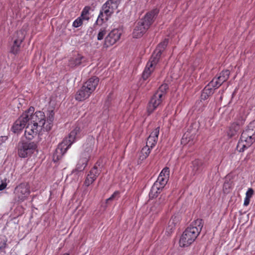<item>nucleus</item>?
Instances as JSON below:
<instances>
[{"mask_svg":"<svg viewBox=\"0 0 255 255\" xmlns=\"http://www.w3.org/2000/svg\"><path fill=\"white\" fill-rule=\"evenodd\" d=\"M121 2V0H108L102 6L96 23L101 25L107 21L109 18L117 9Z\"/></svg>","mask_w":255,"mask_h":255,"instance_id":"nucleus-7","label":"nucleus"},{"mask_svg":"<svg viewBox=\"0 0 255 255\" xmlns=\"http://www.w3.org/2000/svg\"><path fill=\"white\" fill-rule=\"evenodd\" d=\"M81 136V129L78 126H74L68 135V137L65 138L62 142L59 144L57 148L53 155V160L57 162L60 160L62 156L66 152L71 145L75 140L80 138Z\"/></svg>","mask_w":255,"mask_h":255,"instance_id":"nucleus-3","label":"nucleus"},{"mask_svg":"<svg viewBox=\"0 0 255 255\" xmlns=\"http://www.w3.org/2000/svg\"><path fill=\"white\" fill-rule=\"evenodd\" d=\"M106 34V30L104 28H102L100 30L98 34L97 39L98 40H101L103 39L104 36Z\"/></svg>","mask_w":255,"mask_h":255,"instance_id":"nucleus-32","label":"nucleus"},{"mask_svg":"<svg viewBox=\"0 0 255 255\" xmlns=\"http://www.w3.org/2000/svg\"><path fill=\"white\" fill-rule=\"evenodd\" d=\"M7 180L6 178H4L1 180V183L0 184V191H2L6 188L7 185Z\"/></svg>","mask_w":255,"mask_h":255,"instance_id":"nucleus-33","label":"nucleus"},{"mask_svg":"<svg viewBox=\"0 0 255 255\" xmlns=\"http://www.w3.org/2000/svg\"><path fill=\"white\" fill-rule=\"evenodd\" d=\"M30 187L27 182H22L18 184L13 190L14 203L20 204L27 200L30 194Z\"/></svg>","mask_w":255,"mask_h":255,"instance_id":"nucleus-8","label":"nucleus"},{"mask_svg":"<svg viewBox=\"0 0 255 255\" xmlns=\"http://www.w3.org/2000/svg\"><path fill=\"white\" fill-rule=\"evenodd\" d=\"M99 174V170L96 166H94L88 174L84 183V185L86 187L90 186L96 179Z\"/></svg>","mask_w":255,"mask_h":255,"instance_id":"nucleus-16","label":"nucleus"},{"mask_svg":"<svg viewBox=\"0 0 255 255\" xmlns=\"http://www.w3.org/2000/svg\"><path fill=\"white\" fill-rule=\"evenodd\" d=\"M94 145V139L92 137L89 139V143L84 145V151L81 153L80 159L77 164L76 168L77 171H82L85 169L93 150Z\"/></svg>","mask_w":255,"mask_h":255,"instance_id":"nucleus-9","label":"nucleus"},{"mask_svg":"<svg viewBox=\"0 0 255 255\" xmlns=\"http://www.w3.org/2000/svg\"><path fill=\"white\" fill-rule=\"evenodd\" d=\"M36 147V144L34 142H23L18 149V155L20 157L25 158L32 154Z\"/></svg>","mask_w":255,"mask_h":255,"instance_id":"nucleus-11","label":"nucleus"},{"mask_svg":"<svg viewBox=\"0 0 255 255\" xmlns=\"http://www.w3.org/2000/svg\"><path fill=\"white\" fill-rule=\"evenodd\" d=\"M34 112V108L32 107H30L14 122L11 130L14 133H18L25 127L26 124H28L29 114Z\"/></svg>","mask_w":255,"mask_h":255,"instance_id":"nucleus-10","label":"nucleus"},{"mask_svg":"<svg viewBox=\"0 0 255 255\" xmlns=\"http://www.w3.org/2000/svg\"><path fill=\"white\" fill-rule=\"evenodd\" d=\"M83 24V20L79 17L76 19L73 22L72 26L75 28L79 27Z\"/></svg>","mask_w":255,"mask_h":255,"instance_id":"nucleus-31","label":"nucleus"},{"mask_svg":"<svg viewBox=\"0 0 255 255\" xmlns=\"http://www.w3.org/2000/svg\"><path fill=\"white\" fill-rule=\"evenodd\" d=\"M168 43V39H165L158 44L157 48L154 51L150 60L147 62L143 72L142 78L144 80H146L153 71L155 65L157 63L162 52L166 47Z\"/></svg>","mask_w":255,"mask_h":255,"instance_id":"nucleus-5","label":"nucleus"},{"mask_svg":"<svg viewBox=\"0 0 255 255\" xmlns=\"http://www.w3.org/2000/svg\"><path fill=\"white\" fill-rule=\"evenodd\" d=\"M54 118V113L53 111H48L47 113V120L46 121V125L44 127V129L48 131L51 129L52 123Z\"/></svg>","mask_w":255,"mask_h":255,"instance_id":"nucleus-23","label":"nucleus"},{"mask_svg":"<svg viewBox=\"0 0 255 255\" xmlns=\"http://www.w3.org/2000/svg\"><path fill=\"white\" fill-rule=\"evenodd\" d=\"M119 193L118 191L115 192L110 197L106 200V203H108L109 202L114 200L116 197L119 195Z\"/></svg>","mask_w":255,"mask_h":255,"instance_id":"nucleus-34","label":"nucleus"},{"mask_svg":"<svg viewBox=\"0 0 255 255\" xmlns=\"http://www.w3.org/2000/svg\"><path fill=\"white\" fill-rule=\"evenodd\" d=\"M169 227H171V230L172 229V228L175 226L174 224V220L172 219V220H170L169 221Z\"/></svg>","mask_w":255,"mask_h":255,"instance_id":"nucleus-40","label":"nucleus"},{"mask_svg":"<svg viewBox=\"0 0 255 255\" xmlns=\"http://www.w3.org/2000/svg\"><path fill=\"white\" fill-rule=\"evenodd\" d=\"M168 181V180H166L165 178L158 176L157 180L150 189L149 194V197L154 198L157 197L158 193H160V190L166 185Z\"/></svg>","mask_w":255,"mask_h":255,"instance_id":"nucleus-12","label":"nucleus"},{"mask_svg":"<svg viewBox=\"0 0 255 255\" xmlns=\"http://www.w3.org/2000/svg\"><path fill=\"white\" fill-rule=\"evenodd\" d=\"M80 18H81V19L82 20H88L89 19V16L87 15H84L83 16H82V14H81L80 16H79Z\"/></svg>","mask_w":255,"mask_h":255,"instance_id":"nucleus-39","label":"nucleus"},{"mask_svg":"<svg viewBox=\"0 0 255 255\" xmlns=\"http://www.w3.org/2000/svg\"><path fill=\"white\" fill-rule=\"evenodd\" d=\"M7 239L5 238L1 239L0 241V252L6 253L5 249L7 248Z\"/></svg>","mask_w":255,"mask_h":255,"instance_id":"nucleus-29","label":"nucleus"},{"mask_svg":"<svg viewBox=\"0 0 255 255\" xmlns=\"http://www.w3.org/2000/svg\"><path fill=\"white\" fill-rule=\"evenodd\" d=\"M92 94V92L83 85L77 92L75 95V99L78 101H84L88 99Z\"/></svg>","mask_w":255,"mask_h":255,"instance_id":"nucleus-17","label":"nucleus"},{"mask_svg":"<svg viewBox=\"0 0 255 255\" xmlns=\"http://www.w3.org/2000/svg\"><path fill=\"white\" fill-rule=\"evenodd\" d=\"M151 149L152 148H150V147L147 146L146 145L144 146L141 150L140 158L141 160L146 158L150 153Z\"/></svg>","mask_w":255,"mask_h":255,"instance_id":"nucleus-25","label":"nucleus"},{"mask_svg":"<svg viewBox=\"0 0 255 255\" xmlns=\"http://www.w3.org/2000/svg\"><path fill=\"white\" fill-rule=\"evenodd\" d=\"M244 119L242 117L241 120L234 122L231 125L227 132L228 135L230 137H232L236 135L240 129V126L244 124Z\"/></svg>","mask_w":255,"mask_h":255,"instance_id":"nucleus-19","label":"nucleus"},{"mask_svg":"<svg viewBox=\"0 0 255 255\" xmlns=\"http://www.w3.org/2000/svg\"><path fill=\"white\" fill-rule=\"evenodd\" d=\"M255 141V120L242 132L237 146L239 152H243Z\"/></svg>","mask_w":255,"mask_h":255,"instance_id":"nucleus-4","label":"nucleus"},{"mask_svg":"<svg viewBox=\"0 0 255 255\" xmlns=\"http://www.w3.org/2000/svg\"><path fill=\"white\" fill-rule=\"evenodd\" d=\"M254 194V190L252 188H249L248 191L246 193V197H248L249 198H251Z\"/></svg>","mask_w":255,"mask_h":255,"instance_id":"nucleus-35","label":"nucleus"},{"mask_svg":"<svg viewBox=\"0 0 255 255\" xmlns=\"http://www.w3.org/2000/svg\"><path fill=\"white\" fill-rule=\"evenodd\" d=\"M99 82V78L97 77L94 76L89 79L83 85L93 93L96 90Z\"/></svg>","mask_w":255,"mask_h":255,"instance_id":"nucleus-20","label":"nucleus"},{"mask_svg":"<svg viewBox=\"0 0 255 255\" xmlns=\"http://www.w3.org/2000/svg\"><path fill=\"white\" fill-rule=\"evenodd\" d=\"M63 255H69L68 253H65L64 254H63Z\"/></svg>","mask_w":255,"mask_h":255,"instance_id":"nucleus-41","label":"nucleus"},{"mask_svg":"<svg viewBox=\"0 0 255 255\" xmlns=\"http://www.w3.org/2000/svg\"><path fill=\"white\" fill-rule=\"evenodd\" d=\"M203 90L207 92L208 95H212L214 93L215 89L208 84Z\"/></svg>","mask_w":255,"mask_h":255,"instance_id":"nucleus-30","label":"nucleus"},{"mask_svg":"<svg viewBox=\"0 0 255 255\" xmlns=\"http://www.w3.org/2000/svg\"><path fill=\"white\" fill-rule=\"evenodd\" d=\"M203 162L199 159H196L192 162V172L194 175L200 173L203 168Z\"/></svg>","mask_w":255,"mask_h":255,"instance_id":"nucleus-21","label":"nucleus"},{"mask_svg":"<svg viewBox=\"0 0 255 255\" xmlns=\"http://www.w3.org/2000/svg\"><path fill=\"white\" fill-rule=\"evenodd\" d=\"M202 228V220L197 219L193 222L181 235L179 242V246L185 248L192 244L199 236Z\"/></svg>","mask_w":255,"mask_h":255,"instance_id":"nucleus-2","label":"nucleus"},{"mask_svg":"<svg viewBox=\"0 0 255 255\" xmlns=\"http://www.w3.org/2000/svg\"><path fill=\"white\" fill-rule=\"evenodd\" d=\"M210 96V95H208V94L207 92L203 90L201 95V100H205L207 99Z\"/></svg>","mask_w":255,"mask_h":255,"instance_id":"nucleus-37","label":"nucleus"},{"mask_svg":"<svg viewBox=\"0 0 255 255\" xmlns=\"http://www.w3.org/2000/svg\"><path fill=\"white\" fill-rule=\"evenodd\" d=\"M29 114L28 124L25 128L24 135L28 140H31L46 125L45 116L43 112L37 111Z\"/></svg>","mask_w":255,"mask_h":255,"instance_id":"nucleus-1","label":"nucleus"},{"mask_svg":"<svg viewBox=\"0 0 255 255\" xmlns=\"http://www.w3.org/2000/svg\"><path fill=\"white\" fill-rule=\"evenodd\" d=\"M169 168L167 167H165L161 170L158 176L165 178L166 180H168L169 178Z\"/></svg>","mask_w":255,"mask_h":255,"instance_id":"nucleus-27","label":"nucleus"},{"mask_svg":"<svg viewBox=\"0 0 255 255\" xmlns=\"http://www.w3.org/2000/svg\"><path fill=\"white\" fill-rule=\"evenodd\" d=\"M121 34L122 32L120 29H114L112 30L106 37L104 46L108 47L115 44L120 39Z\"/></svg>","mask_w":255,"mask_h":255,"instance_id":"nucleus-13","label":"nucleus"},{"mask_svg":"<svg viewBox=\"0 0 255 255\" xmlns=\"http://www.w3.org/2000/svg\"><path fill=\"white\" fill-rule=\"evenodd\" d=\"M90 9V8L89 6H85L83 8V9L81 12L82 16H83L84 15H89Z\"/></svg>","mask_w":255,"mask_h":255,"instance_id":"nucleus-36","label":"nucleus"},{"mask_svg":"<svg viewBox=\"0 0 255 255\" xmlns=\"http://www.w3.org/2000/svg\"><path fill=\"white\" fill-rule=\"evenodd\" d=\"M168 88V85L167 84H163L159 87L158 90L155 94H158L159 95H161V97L164 98Z\"/></svg>","mask_w":255,"mask_h":255,"instance_id":"nucleus-26","label":"nucleus"},{"mask_svg":"<svg viewBox=\"0 0 255 255\" xmlns=\"http://www.w3.org/2000/svg\"><path fill=\"white\" fill-rule=\"evenodd\" d=\"M25 32L23 30L17 31L13 36V44L11 49V52L16 54L19 49V47L24 39Z\"/></svg>","mask_w":255,"mask_h":255,"instance_id":"nucleus-14","label":"nucleus"},{"mask_svg":"<svg viewBox=\"0 0 255 255\" xmlns=\"http://www.w3.org/2000/svg\"><path fill=\"white\" fill-rule=\"evenodd\" d=\"M163 100V98L161 97V95L155 94L151 99L147 108L148 114L152 113L161 104Z\"/></svg>","mask_w":255,"mask_h":255,"instance_id":"nucleus-15","label":"nucleus"},{"mask_svg":"<svg viewBox=\"0 0 255 255\" xmlns=\"http://www.w3.org/2000/svg\"><path fill=\"white\" fill-rule=\"evenodd\" d=\"M209 84L215 90L218 88L222 85V83H220L217 77L214 78Z\"/></svg>","mask_w":255,"mask_h":255,"instance_id":"nucleus-28","label":"nucleus"},{"mask_svg":"<svg viewBox=\"0 0 255 255\" xmlns=\"http://www.w3.org/2000/svg\"><path fill=\"white\" fill-rule=\"evenodd\" d=\"M250 198L245 197V198L244 200V205L245 206L249 205V204H250Z\"/></svg>","mask_w":255,"mask_h":255,"instance_id":"nucleus-38","label":"nucleus"},{"mask_svg":"<svg viewBox=\"0 0 255 255\" xmlns=\"http://www.w3.org/2000/svg\"><path fill=\"white\" fill-rule=\"evenodd\" d=\"M158 11L156 9H153L146 13L136 24L132 32L133 37L138 38L142 36L152 23Z\"/></svg>","mask_w":255,"mask_h":255,"instance_id":"nucleus-6","label":"nucleus"},{"mask_svg":"<svg viewBox=\"0 0 255 255\" xmlns=\"http://www.w3.org/2000/svg\"><path fill=\"white\" fill-rule=\"evenodd\" d=\"M85 59L84 57L78 54L76 56L72 58L69 61V65L71 67H75L80 65L83 60Z\"/></svg>","mask_w":255,"mask_h":255,"instance_id":"nucleus-22","label":"nucleus"},{"mask_svg":"<svg viewBox=\"0 0 255 255\" xmlns=\"http://www.w3.org/2000/svg\"><path fill=\"white\" fill-rule=\"evenodd\" d=\"M160 128L158 127L155 128L150 134L147 139L146 145L152 148L157 143Z\"/></svg>","mask_w":255,"mask_h":255,"instance_id":"nucleus-18","label":"nucleus"},{"mask_svg":"<svg viewBox=\"0 0 255 255\" xmlns=\"http://www.w3.org/2000/svg\"><path fill=\"white\" fill-rule=\"evenodd\" d=\"M230 74V72L229 70H226L222 71L220 73L219 75L217 77V78L222 84L224 82H226L228 79Z\"/></svg>","mask_w":255,"mask_h":255,"instance_id":"nucleus-24","label":"nucleus"},{"mask_svg":"<svg viewBox=\"0 0 255 255\" xmlns=\"http://www.w3.org/2000/svg\"><path fill=\"white\" fill-rule=\"evenodd\" d=\"M151 210H152V211L153 210V207H151Z\"/></svg>","mask_w":255,"mask_h":255,"instance_id":"nucleus-42","label":"nucleus"}]
</instances>
